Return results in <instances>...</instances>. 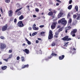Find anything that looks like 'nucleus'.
<instances>
[{"label":"nucleus","mask_w":80,"mask_h":80,"mask_svg":"<svg viewBox=\"0 0 80 80\" xmlns=\"http://www.w3.org/2000/svg\"><path fill=\"white\" fill-rule=\"evenodd\" d=\"M67 23V22L65 20V18H63L62 19L58 21V23L60 24L61 23L62 25H66Z\"/></svg>","instance_id":"obj_1"},{"label":"nucleus","mask_w":80,"mask_h":80,"mask_svg":"<svg viewBox=\"0 0 80 80\" xmlns=\"http://www.w3.org/2000/svg\"><path fill=\"white\" fill-rule=\"evenodd\" d=\"M76 32H77V29H72L71 32V35H72L73 37H75L76 36V35L75 34V33H76Z\"/></svg>","instance_id":"obj_2"},{"label":"nucleus","mask_w":80,"mask_h":80,"mask_svg":"<svg viewBox=\"0 0 80 80\" xmlns=\"http://www.w3.org/2000/svg\"><path fill=\"white\" fill-rule=\"evenodd\" d=\"M53 32L51 30H50L49 32V35L48 36V39L50 40L53 38V35L52 34Z\"/></svg>","instance_id":"obj_3"},{"label":"nucleus","mask_w":80,"mask_h":80,"mask_svg":"<svg viewBox=\"0 0 80 80\" xmlns=\"http://www.w3.org/2000/svg\"><path fill=\"white\" fill-rule=\"evenodd\" d=\"M68 36H66L62 38V40H64V41H70L71 40H72L71 38H68Z\"/></svg>","instance_id":"obj_4"},{"label":"nucleus","mask_w":80,"mask_h":80,"mask_svg":"<svg viewBox=\"0 0 80 80\" xmlns=\"http://www.w3.org/2000/svg\"><path fill=\"white\" fill-rule=\"evenodd\" d=\"M5 48H6V44L2 43H0V48L1 50H3Z\"/></svg>","instance_id":"obj_5"},{"label":"nucleus","mask_w":80,"mask_h":80,"mask_svg":"<svg viewBox=\"0 0 80 80\" xmlns=\"http://www.w3.org/2000/svg\"><path fill=\"white\" fill-rule=\"evenodd\" d=\"M57 24V22H53L51 26V28L52 29H55Z\"/></svg>","instance_id":"obj_6"},{"label":"nucleus","mask_w":80,"mask_h":80,"mask_svg":"<svg viewBox=\"0 0 80 80\" xmlns=\"http://www.w3.org/2000/svg\"><path fill=\"white\" fill-rule=\"evenodd\" d=\"M17 25L19 27H24V24L23 23L22 21H19Z\"/></svg>","instance_id":"obj_7"},{"label":"nucleus","mask_w":80,"mask_h":80,"mask_svg":"<svg viewBox=\"0 0 80 80\" xmlns=\"http://www.w3.org/2000/svg\"><path fill=\"white\" fill-rule=\"evenodd\" d=\"M8 27V25L7 24H6L4 26H3L2 27V32H4V31H6Z\"/></svg>","instance_id":"obj_8"},{"label":"nucleus","mask_w":80,"mask_h":80,"mask_svg":"<svg viewBox=\"0 0 80 80\" xmlns=\"http://www.w3.org/2000/svg\"><path fill=\"white\" fill-rule=\"evenodd\" d=\"M75 50H76V49L75 48H74L73 49H71L70 51V53H72V55H74L75 53Z\"/></svg>","instance_id":"obj_9"},{"label":"nucleus","mask_w":80,"mask_h":80,"mask_svg":"<svg viewBox=\"0 0 80 80\" xmlns=\"http://www.w3.org/2000/svg\"><path fill=\"white\" fill-rule=\"evenodd\" d=\"M32 28L34 30H38V28L36 27V24H34L32 26Z\"/></svg>","instance_id":"obj_10"},{"label":"nucleus","mask_w":80,"mask_h":80,"mask_svg":"<svg viewBox=\"0 0 80 80\" xmlns=\"http://www.w3.org/2000/svg\"><path fill=\"white\" fill-rule=\"evenodd\" d=\"M23 52H25L26 54H28L29 53V50L27 49H25V50H23Z\"/></svg>","instance_id":"obj_11"},{"label":"nucleus","mask_w":80,"mask_h":80,"mask_svg":"<svg viewBox=\"0 0 80 80\" xmlns=\"http://www.w3.org/2000/svg\"><path fill=\"white\" fill-rule=\"evenodd\" d=\"M59 33H58V32H57L55 33V35L54 36V38H58V34Z\"/></svg>","instance_id":"obj_12"},{"label":"nucleus","mask_w":80,"mask_h":80,"mask_svg":"<svg viewBox=\"0 0 80 80\" xmlns=\"http://www.w3.org/2000/svg\"><path fill=\"white\" fill-rule=\"evenodd\" d=\"M13 13V12L12 10H10L8 12V15L9 17H12V13Z\"/></svg>","instance_id":"obj_13"},{"label":"nucleus","mask_w":80,"mask_h":80,"mask_svg":"<svg viewBox=\"0 0 80 80\" xmlns=\"http://www.w3.org/2000/svg\"><path fill=\"white\" fill-rule=\"evenodd\" d=\"M65 58V55H62L61 56H59V59L60 60H63Z\"/></svg>","instance_id":"obj_14"},{"label":"nucleus","mask_w":80,"mask_h":80,"mask_svg":"<svg viewBox=\"0 0 80 80\" xmlns=\"http://www.w3.org/2000/svg\"><path fill=\"white\" fill-rule=\"evenodd\" d=\"M77 23V21H73L72 23V26H75Z\"/></svg>","instance_id":"obj_15"},{"label":"nucleus","mask_w":80,"mask_h":80,"mask_svg":"<svg viewBox=\"0 0 80 80\" xmlns=\"http://www.w3.org/2000/svg\"><path fill=\"white\" fill-rule=\"evenodd\" d=\"M77 18H76V20H78L80 19V14L78 13H77Z\"/></svg>","instance_id":"obj_16"},{"label":"nucleus","mask_w":80,"mask_h":80,"mask_svg":"<svg viewBox=\"0 0 80 80\" xmlns=\"http://www.w3.org/2000/svg\"><path fill=\"white\" fill-rule=\"evenodd\" d=\"M28 67H29V65L28 64H27L26 65H24L23 66L22 68L23 69L25 68H28Z\"/></svg>","instance_id":"obj_17"},{"label":"nucleus","mask_w":80,"mask_h":80,"mask_svg":"<svg viewBox=\"0 0 80 80\" xmlns=\"http://www.w3.org/2000/svg\"><path fill=\"white\" fill-rule=\"evenodd\" d=\"M63 15V13L62 12H61L59 14L58 16V18H60Z\"/></svg>","instance_id":"obj_18"},{"label":"nucleus","mask_w":80,"mask_h":80,"mask_svg":"<svg viewBox=\"0 0 80 80\" xmlns=\"http://www.w3.org/2000/svg\"><path fill=\"white\" fill-rule=\"evenodd\" d=\"M7 66H4L2 67V69L3 70H5V69H7Z\"/></svg>","instance_id":"obj_19"},{"label":"nucleus","mask_w":80,"mask_h":80,"mask_svg":"<svg viewBox=\"0 0 80 80\" xmlns=\"http://www.w3.org/2000/svg\"><path fill=\"white\" fill-rule=\"evenodd\" d=\"M72 28L70 26H68L66 27L65 29V30H70Z\"/></svg>","instance_id":"obj_20"},{"label":"nucleus","mask_w":80,"mask_h":80,"mask_svg":"<svg viewBox=\"0 0 80 80\" xmlns=\"http://www.w3.org/2000/svg\"><path fill=\"white\" fill-rule=\"evenodd\" d=\"M23 18H24V17H23V15H21L19 17V20H22V19H23Z\"/></svg>","instance_id":"obj_21"},{"label":"nucleus","mask_w":80,"mask_h":80,"mask_svg":"<svg viewBox=\"0 0 80 80\" xmlns=\"http://www.w3.org/2000/svg\"><path fill=\"white\" fill-rule=\"evenodd\" d=\"M63 30V27H62V28L59 29L58 30V32H62Z\"/></svg>","instance_id":"obj_22"},{"label":"nucleus","mask_w":80,"mask_h":80,"mask_svg":"<svg viewBox=\"0 0 80 80\" xmlns=\"http://www.w3.org/2000/svg\"><path fill=\"white\" fill-rule=\"evenodd\" d=\"M45 32H41L40 34L42 35V37H44V36H45Z\"/></svg>","instance_id":"obj_23"},{"label":"nucleus","mask_w":80,"mask_h":80,"mask_svg":"<svg viewBox=\"0 0 80 80\" xmlns=\"http://www.w3.org/2000/svg\"><path fill=\"white\" fill-rule=\"evenodd\" d=\"M23 8H20L19 9H17V10H16V11H15V13H17V12H19V11H20V10H22V9Z\"/></svg>","instance_id":"obj_24"},{"label":"nucleus","mask_w":80,"mask_h":80,"mask_svg":"<svg viewBox=\"0 0 80 80\" xmlns=\"http://www.w3.org/2000/svg\"><path fill=\"white\" fill-rule=\"evenodd\" d=\"M48 15H49V16H52V15H53V12H48Z\"/></svg>","instance_id":"obj_25"},{"label":"nucleus","mask_w":80,"mask_h":80,"mask_svg":"<svg viewBox=\"0 0 80 80\" xmlns=\"http://www.w3.org/2000/svg\"><path fill=\"white\" fill-rule=\"evenodd\" d=\"M72 8V5H70L68 7V10H71Z\"/></svg>","instance_id":"obj_26"},{"label":"nucleus","mask_w":80,"mask_h":80,"mask_svg":"<svg viewBox=\"0 0 80 80\" xmlns=\"http://www.w3.org/2000/svg\"><path fill=\"white\" fill-rule=\"evenodd\" d=\"M75 9L77 12H78V6H76L75 7Z\"/></svg>","instance_id":"obj_27"},{"label":"nucleus","mask_w":80,"mask_h":80,"mask_svg":"<svg viewBox=\"0 0 80 80\" xmlns=\"http://www.w3.org/2000/svg\"><path fill=\"white\" fill-rule=\"evenodd\" d=\"M52 46V47H54V46H55V42H53L51 44Z\"/></svg>","instance_id":"obj_28"},{"label":"nucleus","mask_w":80,"mask_h":80,"mask_svg":"<svg viewBox=\"0 0 80 80\" xmlns=\"http://www.w3.org/2000/svg\"><path fill=\"white\" fill-rule=\"evenodd\" d=\"M25 58L23 57H21V60L22 62H24L25 61V59H24Z\"/></svg>","instance_id":"obj_29"},{"label":"nucleus","mask_w":80,"mask_h":80,"mask_svg":"<svg viewBox=\"0 0 80 80\" xmlns=\"http://www.w3.org/2000/svg\"><path fill=\"white\" fill-rule=\"evenodd\" d=\"M22 14V13H21V12L20 11H19L18 13H17V15H18V16H19V15H21V14Z\"/></svg>","instance_id":"obj_30"},{"label":"nucleus","mask_w":80,"mask_h":80,"mask_svg":"<svg viewBox=\"0 0 80 80\" xmlns=\"http://www.w3.org/2000/svg\"><path fill=\"white\" fill-rule=\"evenodd\" d=\"M52 56H51L50 57H48V58H46L45 60H48L49 59H51V58L52 57H51Z\"/></svg>","instance_id":"obj_31"},{"label":"nucleus","mask_w":80,"mask_h":80,"mask_svg":"<svg viewBox=\"0 0 80 80\" xmlns=\"http://www.w3.org/2000/svg\"><path fill=\"white\" fill-rule=\"evenodd\" d=\"M51 55H52V56H57V54L55 53H52L51 54Z\"/></svg>","instance_id":"obj_32"},{"label":"nucleus","mask_w":80,"mask_h":80,"mask_svg":"<svg viewBox=\"0 0 80 80\" xmlns=\"http://www.w3.org/2000/svg\"><path fill=\"white\" fill-rule=\"evenodd\" d=\"M12 58V55L11 54L9 55V57L8 58V59H10V58Z\"/></svg>","instance_id":"obj_33"},{"label":"nucleus","mask_w":80,"mask_h":80,"mask_svg":"<svg viewBox=\"0 0 80 80\" xmlns=\"http://www.w3.org/2000/svg\"><path fill=\"white\" fill-rule=\"evenodd\" d=\"M67 18H69L70 17V13H68L67 16Z\"/></svg>","instance_id":"obj_34"},{"label":"nucleus","mask_w":80,"mask_h":80,"mask_svg":"<svg viewBox=\"0 0 80 80\" xmlns=\"http://www.w3.org/2000/svg\"><path fill=\"white\" fill-rule=\"evenodd\" d=\"M0 38L1 39H2V40H3V39H5V37L3 36H0Z\"/></svg>","instance_id":"obj_35"},{"label":"nucleus","mask_w":80,"mask_h":80,"mask_svg":"<svg viewBox=\"0 0 80 80\" xmlns=\"http://www.w3.org/2000/svg\"><path fill=\"white\" fill-rule=\"evenodd\" d=\"M10 2V0H6L5 2L6 3H9Z\"/></svg>","instance_id":"obj_36"},{"label":"nucleus","mask_w":80,"mask_h":80,"mask_svg":"<svg viewBox=\"0 0 80 80\" xmlns=\"http://www.w3.org/2000/svg\"><path fill=\"white\" fill-rule=\"evenodd\" d=\"M72 19L71 18H70L69 20V21L68 22H69V23H72Z\"/></svg>","instance_id":"obj_37"},{"label":"nucleus","mask_w":80,"mask_h":80,"mask_svg":"<svg viewBox=\"0 0 80 80\" xmlns=\"http://www.w3.org/2000/svg\"><path fill=\"white\" fill-rule=\"evenodd\" d=\"M77 16L76 15H73V18H77Z\"/></svg>","instance_id":"obj_38"},{"label":"nucleus","mask_w":80,"mask_h":80,"mask_svg":"<svg viewBox=\"0 0 80 80\" xmlns=\"http://www.w3.org/2000/svg\"><path fill=\"white\" fill-rule=\"evenodd\" d=\"M71 24H72V23H71V22H68V26H70V27L71 25Z\"/></svg>","instance_id":"obj_39"},{"label":"nucleus","mask_w":80,"mask_h":80,"mask_svg":"<svg viewBox=\"0 0 80 80\" xmlns=\"http://www.w3.org/2000/svg\"><path fill=\"white\" fill-rule=\"evenodd\" d=\"M27 43L28 45H31V42L29 41H28Z\"/></svg>","instance_id":"obj_40"},{"label":"nucleus","mask_w":80,"mask_h":80,"mask_svg":"<svg viewBox=\"0 0 80 80\" xmlns=\"http://www.w3.org/2000/svg\"><path fill=\"white\" fill-rule=\"evenodd\" d=\"M35 11L37 12L39 11V9L38 8H36L35 9Z\"/></svg>","instance_id":"obj_41"},{"label":"nucleus","mask_w":80,"mask_h":80,"mask_svg":"<svg viewBox=\"0 0 80 80\" xmlns=\"http://www.w3.org/2000/svg\"><path fill=\"white\" fill-rule=\"evenodd\" d=\"M17 19L16 18H15L14 20V23H17Z\"/></svg>","instance_id":"obj_42"},{"label":"nucleus","mask_w":80,"mask_h":80,"mask_svg":"<svg viewBox=\"0 0 80 80\" xmlns=\"http://www.w3.org/2000/svg\"><path fill=\"white\" fill-rule=\"evenodd\" d=\"M39 53L40 54H42V51L41 50V49L40 50V51H39Z\"/></svg>","instance_id":"obj_43"},{"label":"nucleus","mask_w":80,"mask_h":80,"mask_svg":"<svg viewBox=\"0 0 80 80\" xmlns=\"http://www.w3.org/2000/svg\"><path fill=\"white\" fill-rule=\"evenodd\" d=\"M3 60H4L5 61H6V62H8V59H3Z\"/></svg>","instance_id":"obj_44"},{"label":"nucleus","mask_w":80,"mask_h":80,"mask_svg":"<svg viewBox=\"0 0 80 80\" xmlns=\"http://www.w3.org/2000/svg\"><path fill=\"white\" fill-rule=\"evenodd\" d=\"M39 27L40 28H43V27H44V25H41L39 26Z\"/></svg>","instance_id":"obj_45"},{"label":"nucleus","mask_w":80,"mask_h":80,"mask_svg":"<svg viewBox=\"0 0 80 80\" xmlns=\"http://www.w3.org/2000/svg\"><path fill=\"white\" fill-rule=\"evenodd\" d=\"M72 3V0H70V1H69V4H71Z\"/></svg>","instance_id":"obj_46"},{"label":"nucleus","mask_w":80,"mask_h":80,"mask_svg":"<svg viewBox=\"0 0 80 80\" xmlns=\"http://www.w3.org/2000/svg\"><path fill=\"white\" fill-rule=\"evenodd\" d=\"M58 2H59V3H62V1L59 0H56Z\"/></svg>","instance_id":"obj_47"},{"label":"nucleus","mask_w":80,"mask_h":80,"mask_svg":"<svg viewBox=\"0 0 80 80\" xmlns=\"http://www.w3.org/2000/svg\"><path fill=\"white\" fill-rule=\"evenodd\" d=\"M19 59H20V57H18L17 58V60H19Z\"/></svg>","instance_id":"obj_48"},{"label":"nucleus","mask_w":80,"mask_h":80,"mask_svg":"<svg viewBox=\"0 0 80 80\" xmlns=\"http://www.w3.org/2000/svg\"><path fill=\"white\" fill-rule=\"evenodd\" d=\"M28 30H32L31 28L30 27H29V28H28Z\"/></svg>","instance_id":"obj_49"},{"label":"nucleus","mask_w":80,"mask_h":80,"mask_svg":"<svg viewBox=\"0 0 80 80\" xmlns=\"http://www.w3.org/2000/svg\"><path fill=\"white\" fill-rule=\"evenodd\" d=\"M38 42H39V41H38V40H36V43H38Z\"/></svg>","instance_id":"obj_50"},{"label":"nucleus","mask_w":80,"mask_h":80,"mask_svg":"<svg viewBox=\"0 0 80 80\" xmlns=\"http://www.w3.org/2000/svg\"><path fill=\"white\" fill-rule=\"evenodd\" d=\"M57 19H54L53 20V22H55V21H57Z\"/></svg>","instance_id":"obj_51"},{"label":"nucleus","mask_w":80,"mask_h":80,"mask_svg":"<svg viewBox=\"0 0 80 80\" xmlns=\"http://www.w3.org/2000/svg\"><path fill=\"white\" fill-rule=\"evenodd\" d=\"M12 51L11 50H9V53H12Z\"/></svg>","instance_id":"obj_52"},{"label":"nucleus","mask_w":80,"mask_h":80,"mask_svg":"<svg viewBox=\"0 0 80 80\" xmlns=\"http://www.w3.org/2000/svg\"><path fill=\"white\" fill-rule=\"evenodd\" d=\"M33 17L34 18H35V17H37V16H36L35 15H33Z\"/></svg>","instance_id":"obj_53"},{"label":"nucleus","mask_w":80,"mask_h":80,"mask_svg":"<svg viewBox=\"0 0 80 80\" xmlns=\"http://www.w3.org/2000/svg\"><path fill=\"white\" fill-rule=\"evenodd\" d=\"M53 13H56V11H55V10H54L53 11Z\"/></svg>","instance_id":"obj_54"},{"label":"nucleus","mask_w":80,"mask_h":80,"mask_svg":"<svg viewBox=\"0 0 80 80\" xmlns=\"http://www.w3.org/2000/svg\"><path fill=\"white\" fill-rule=\"evenodd\" d=\"M0 10L1 12H2V13H3V10H2V8H0Z\"/></svg>","instance_id":"obj_55"},{"label":"nucleus","mask_w":80,"mask_h":80,"mask_svg":"<svg viewBox=\"0 0 80 80\" xmlns=\"http://www.w3.org/2000/svg\"><path fill=\"white\" fill-rule=\"evenodd\" d=\"M25 39L27 42H28V41H29L28 40V39L27 38H25Z\"/></svg>","instance_id":"obj_56"},{"label":"nucleus","mask_w":80,"mask_h":80,"mask_svg":"<svg viewBox=\"0 0 80 80\" xmlns=\"http://www.w3.org/2000/svg\"><path fill=\"white\" fill-rule=\"evenodd\" d=\"M34 33L35 35H37V33H38V32H35Z\"/></svg>","instance_id":"obj_57"},{"label":"nucleus","mask_w":80,"mask_h":80,"mask_svg":"<svg viewBox=\"0 0 80 80\" xmlns=\"http://www.w3.org/2000/svg\"><path fill=\"white\" fill-rule=\"evenodd\" d=\"M32 36H35V35L34 32L32 33Z\"/></svg>","instance_id":"obj_58"},{"label":"nucleus","mask_w":80,"mask_h":80,"mask_svg":"<svg viewBox=\"0 0 80 80\" xmlns=\"http://www.w3.org/2000/svg\"><path fill=\"white\" fill-rule=\"evenodd\" d=\"M56 5L57 6H58V5H59V3H57Z\"/></svg>","instance_id":"obj_59"},{"label":"nucleus","mask_w":80,"mask_h":80,"mask_svg":"<svg viewBox=\"0 0 80 80\" xmlns=\"http://www.w3.org/2000/svg\"><path fill=\"white\" fill-rule=\"evenodd\" d=\"M25 43H24L22 44V46H25Z\"/></svg>","instance_id":"obj_60"},{"label":"nucleus","mask_w":80,"mask_h":80,"mask_svg":"<svg viewBox=\"0 0 80 80\" xmlns=\"http://www.w3.org/2000/svg\"><path fill=\"white\" fill-rule=\"evenodd\" d=\"M38 40H42V39H41V38H38Z\"/></svg>","instance_id":"obj_61"},{"label":"nucleus","mask_w":80,"mask_h":80,"mask_svg":"<svg viewBox=\"0 0 80 80\" xmlns=\"http://www.w3.org/2000/svg\"><path fill=\"white\" fill-rule=\"evenodd\" d=\"M52 19H53L55 18V17L53 16H52Z\"/></svg>","instance_id":"obj_62"},{"label":"nucleus","mask_w":80,"mask_h":80,"mask_svg":"<svg viewBox=\"0 0 80 80\" xmlns=\"http://www.w3.org/2000/svg\"><path fill=\"white\" fill-rule=\"evenodd\" d=\"M57 28H60V26H58Z\"/></svg>","instance_id":"obj_63"},{"label":"nucleus","mask_w":80,"mask_h":80,"mask_svg":"<svg viewBox=\"0 0 80 80\" xmlns=\"http://www.w3.org/2000/svg\"><path fill=\"white\" fill-rule=\"evenodd\" d=\"M65 32L66 33H67V29H65Z\"/></svg>","instance_id":"obj_64"}]
</instances>
